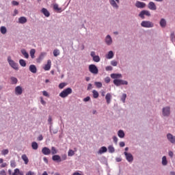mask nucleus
<instances>
[{"label": "nucleus", "instance_id": "obj_41", "mask_svg": "<svg viewBox=\"0 0 175 175\" xmlns=\"http://www.w3.org/2000/svg\"><path fill=\"white\" fill-rule=\"evenodd\" d=\"M53 9L56 10V12H61V10H62V8H59L57 3L53 4Z\"/></svg>", "mask_w": 175, "mask_h": 175}, {"label": "nucleus", "instance_id": "obj_39", "mask_svg": "<svg viewBox=\"0 0 175 175\" xmlns=\"http://www.w3.org/2000/svg\"><path fill=\"white\" fill-rule=\"evenodd\" d=\"M35 53H36V50L35 49H32L30 50V56L33 59L35 58Z\"/></svg>", "mask_w": 175, "mask_h": 175}, {"label": "nucleus", "instance_id": "obj_8", "mask_svg": "<svg viewBox=\"0 0 175 175\" xmlns=\"http://www.w3.org/2000/svg\"><path fill=\"white\" fill-rule=\"evenodd\" d=\"M124 154L127 162H129V163H132V162H133V155H132L131 153L124 152Z\"/></svg>", "mask_w": 175, "mask_h": 175}, {"label": "nucleus", "instance_id": "obj_51", "mask_svg": "<svg viewBox=\"0 0 175 175\" xmlns=\"http://www.w3.org/2000/svg\"><path fill=\"white\" fill-rule=\"evenodd\" d=\"M10 166L11 167H16V161L12 160L10 161Z\"/></svg>", "mask_w": 175, "mask_h": 175}, {"label": "nucleus", "instance_id": "obj_63", "mask_svg": "<svg viewBox=\"0 0 175 175\" xmlns=\"http://www.w3.org/2000/svg\"><path fill=\"white\" fill-rule=\"evenodd\" d=\"M0 175H6V172L4 170H2L0 172Z\"/></svg>", "mask_w": 175, "mask_h": 175}, {"label": "nucleus", "instance_id": "obj_4", "mask_svg": "<svg viewBox=\"0 0 175 175\" xmlns=\"http://www.w3.org/2000/svg\"><path fill=\"white\" fill-rule=\"evenodd\" d=\"M114 85L116 87H120V85H128V81H125L123 79H115L113 80Z\"/></svg>", "mask_w": 175, "mask_h": 175}, {"label": "nucleus", "instance_id": "obj_13", "mask_svg": "<svg viewBox=\"0 0 175 175\" xmlns=\"http://www.w3.org/2000/svg\"><path fill=\"white\" fill-rule=\"evenodd\" d=\"M42 153L44 155H50V154H51V150H50V148L48 147H44L42 149Z\"/></svg>", "mask_w": 175, "mask_h": 175}, {"label": "nucleus", "instance_id": "obj_1", "mask_svg": "<svg viewBox=\"0 0 175 175\" xmlns=\"http://www.w3.org/2000/svg\"><path fill=\"white\" fill-rule=\"evenodd\" d=\"M171 113L172 111H170V107L165 106L161 109V117L167 118L168 117H170Z\"/></svg>", "mask_w": 175, "mask_h": 175}, {"label": "nucleus", "instance_id": "obj_3", "mask_svg": "<svg viewBox=\"0 0 175 175\" xmlns=\"http://www.w3.org/2000/svg\"><path fill=\"white\" fill-rule=\"evenodd\" d=\"M72 88H67L66 89L64 90L59 94V96L61 98H66V96H68V95H70V94H72Z\"/></svg>", "mask_w": 175, "mask_h": 175}, {"label": "nucleus", "instance_id": "obj_16", "mask_svg": "<svg viewBox=\"0 0 175 175\" xmlns=\"http://www.w3.org/2000/svg\"><path fill=\"white\" fill-rule=\"evenodd\" d=\"M52 160L53 161V162H57V163H59V162H61V156L58 154H54L52 157Z\"/></svg>", "mask_w": 175, "mask_h": 175}, {"label": "nucleus", "instance_id": "obj_17", "mask_svg": "<svg viewBox=\"0 0 175 175\" xmlns=\"http://www.w3.org/2000/svg\"><path fill=\"white\" fill-rule=\"evenodd\" d=\"M29 70H30L31 73H36V72H38V68L34 64H31L29 67Z\"/></svg>", "mask_w": 175, "mask_h": 175}, {"label": "nucleus", "instance_id": "obj_64", "mask_svg": "<svg viewBox=\"0 0 175 175\" xmlns=\"http://www.w3.org/2000/svg\"><path fill=\"white\" fill-rule=\"evenodd\" d=\"M116 162H121V161H122V159L121 157H116Z\"/></svg>", "mask_w": 175, "mask_h": 175}, {"label": "nucleus", "instance_id": "obj_10", "mask_svg": "<svg viewBox=\"0 0 175 175\" xmlns=\"http://www.w3.org/2000/svg\"><path fill=\"white\" fill-rule=\"evenodd\" d=\"M90 57H92L94 62H100V57L99 55H96L95 51H92L90 53Z\"/></svg>", "mask_w": 175, "mask_h": 175}, {"label": "nucleus", "instance_id": "obj_23", "mask_svg": "<svg viewBox=\"0 0 175 175\" xmlns=\"http://www.w3.org/2000/svg\"><path fill=\"white\" fill-rule=\"evenodd\" d=\"M167 159L166 158V156H163L161 159V164L163 166H167Z\"/></svg>", "mask_w": 175, "mask_h": 175}, {"label": "nucleus", "instance_id": "obj_46", "mask_svg": "<svg viewBox=\"0 0 175 175\" xmlns=\"http://www.w3.org/2000/svg\"><path fill=\"white\" fill-rule=\"evenodd\" d=\"M73 155H75V152L73 151V150L70 149L68 150V157H73Z\"/></svg>", "mask_w": 175, "mask_h": 175}, {"label": "nucleus", "instance_id": "obj_44", "mask_svg": "<svg viewBox=\"0 0 175 175\" xmlns=\"http://www.w3.org/2000/svg\"><path fill=\"white\" fill-rule=\"evenodd\" d=\"M94 85H96V87L97 88H102V83L101 82H94Z\"/></svg>", "mask_w": 175, "mask_h": 175}, {"label": "nucleus", "instance_id": "obj_35", "mask_svg": "<svg viewBox=\"0 0 175 175\" xmlns=\"http://www.w3.org/2000/svg\"><path fill=\"white\" fill-rule=\"evenodd\" d=\"M19 64L21 65V66L25 68V66H27V62H25V60H24L23 59H21L19 60Z\"/></svg>", "mask_w": 175, "mask_h": 175}, {"label": "nucleus", "instance_id": "obj_61", "mask_svg": "<svg viewBox=\"0 0 175 175\" xmlns=\"http://www.w3.org/2000/svg\"><path fill=\"white\" fill-rule=\"evenodd\" d=\"M40 102L43 105V106H44L46 105V101H44V100H43V97H40Z\"/></svg>", "mask_w": 175, "mask_h": 175}, {"label": "nucleus", "instance_id": "obj_15", "mask_svg": "<svg viewBox=\"0 0 175 175\" xmlns=\"http://www.w3.org/2000/svg\"><path fill=\"white\" fill-rule=\"evenodd\" d=\"M111 79H113L114 80H120V79H122V75L113 73V74H111Z\"/></svg>", "mask_w": 175, "mask_h": 175}, {"label": "nucleus", "instance_id": "obj_47", "mask_svg": "<svg viewBox=\"0 0 175 175\" xmlns=\"http://www.w3.org/2000/svg\"><path fill=\"white\" fill-rule=\"evenodd\" d=\"M66 83H61L59 85V88H60V90H62L63 88H65V87H66Z\"/></svg>", "mask_w": 175, "mask_h": 175}, {"label": "nucleus", "instance_id": "obj_43", "mask_svg": "<svg viewBox=\"0 0 175 175\" xmlns=\"http://www.w3.org/2000/svg\"><path fill=\"white\" fill-rule=\"evenodd\" d=\"M8 154H9V149H3L1 150V155L5 157V155H8Z\"/></svg>", "mask_w": 175, "mask_h": 175}, {"label": "nucleus", "instance_id": "obj_57", "mask_svg": "<svg viewBox=\"0 0 175 175\" xmlns=\"http://www.w3.org/2000/svg\"><path fill=\"white\" fill-rule=\"evenodd\" d=\"M12 4L14 6H18L19 3H18V1H12Z\"/></svg>", "mask_w": 175, "mask_h": 175}, {"label": "nucleus", "instance_id": "obj_26", "mask_svg": "<svg viewBox=\"0 0 175 175\" xmlns=\"http://www.w3.org/2000/svg\"><path fill=\"white\" fill-rule=\"evenodd\" d=\"M27 18H25V16H21L18 18V23L19 24H25V23H27Z\"/></svg>", "mask_w": 175, "mask_h": 175}, {"label": "nucleus", "instance_id": "obj_9", "mask_svg": "<svg viewBox=\"0 0 175 175\" xmlns=\"http://www.w3.org/2000/svg\"><path fill=\"white\" fill-rule=\"evenodd\" d=\"M166 136L167 141L171 143V144H175V135H173V134L168 133Z\"/></svg>", "mask_w": 175, "mask_h": 175}, {"label": "nucleus", "instance_id": "obj_21", "mask_svg": "<svg viewBox=\"0 0 175 175\" xmlns=\"http://www.w3.org/2000/svg\"><path fill=\"white\" fill-rule=\"evenodd\" d=\"M51 68V60L49 59L44 69V70H50Z\"/></svg>", "mask_w": 175, "mask_h": 175}, {"label": "nucleus", "instance_id": "obj_38", "mask_svg": "<svg viewBox=\"0 0 175 175\" xmlns=\"http://www.w3.org/2000/svg\"><path fill=\"white\" fill-rule=\"evenodd\" d=\"M31 147H32L33 150H38L39 145H38L36 142H33L31 143Z\"/></svg>", "mask_w": 175, "mask_h": 175}, {"label": "nucleus", "instance_id": "obj_49", "mask_svg": "<svg viewBox=\"0 0 175 175\" xmlns=\"http://www.w3.org/2000/svg\"><path fill=\"white\" fill-rule=\"evenodd\" d=\"M67 158H68V156L66 155V154L62 155L61 162H62V161H66Z\"/></svg>", "mask_w": 175, "mask_h": 175}, {"label": "nucleus", "instance_id": "obj_40", "mask_svg": "<svg viewBox=\"0 0 175 175\" xmlns=\"http://www.w3.org/2000/svg\"><path fill=\"white\" fill-rule=\"evenodd\" d=\"M46 53L45 52H42L38 59V61H42L44 57H46Z\"/></svg>", "mask_w": 175, "mask_h": 175}, {"label": "nucleus", "instance_id": "obj_32", "mask_svg": "<svg viewBox=\"0 0 175 175\" xmlns=\"http://www.w3.org/2000/svg\"><path fill=\"white\" fill-rule=\"evenodd\" d=\"M108 152L110 154H113V152H116V148H114V146H113V145H110L109 146H108Z\"/></svg>", "mask_w": 175, "mask_h": 175}, {"label": "nucleus", "instance_id": "obj_25", "mask_svg": "<svg viewBox=\"0 0 175 175\" xmlns=\"http://www.w3.org/2000/svg\"><path fill=\"white\" fill-rule=\"evenodd\" d=\"M114 57V52L113 51H110L108 52L107 55H106V58L107 59H111Z\"/></svg>", "mask_w": 175, "mask_h": 175}, {"label": "nucleus", "instance_id": "obj_24", "mask_svg": "<svg viewBox=\"0 0 175 175\" xmlns=\"http://www.w3.org/2000/svg\"><path fill=\"white\" fill-rule=\"evenodd\" d=\"M118 136L120 139H124L125 137V132H124L122 130H119L118 131Z\"/></svg>", "mask_w": 175, "mask_h": 175}, {"label": "nucleus", "instance_id": "obj_29", "mask_svg": "<svg viewBox=\"0 0 175 175\" xmlns=\"http://www.w3.org/2000/svg\"><path fill=\"white\" fill-rule=\"evenodd\" d=\"M42 13L45 16V17H50V12L46 8H42L41 10Z\"/></svg>", "mask_w": 175, "mask_h": 175}, {"label": "nucleus", "instance_id": "obj_2", "mask_svg": "<svg viewBox=\"0 0 175 175\" xmlns=\"http://www.w3.org/2000/svg\"><path fill=\"white\" fill-rule=\"evenodd\" d=\"M8 62L12 69H14V70H18V64L12 59V57H8Z\"/></svg>", "mask_w": 175, "mask_h": 175}, {"label": "nucleus", "instance_id": "obj_42", "mask_svg": "<svg viewBox=\"0 0 175 175\" xmlns=\"http://www.w3.org/2000/svg\"><path fill=\"white\" fill-rule=\"evenodd\" d=\"M92 94H93V98H94V99H96L97 98L99 97V93L98 92V91L93 90Z\"/></svg>", "mask_w": 175, "mask_h": 175}, {"label": "nucleus", "instance_id": "obj_11", "mask_svg": "<svg viewBox=\"0 0 175 175\" xmlns=\"http://www.w3.org/2000/svg\"><path fill=\"white\" fill-rule=\"evenodd\" d=\"M105 42L107 46H111V44H113V38H111V36L108 34L105 38Z\"/></svg>", "mask_w": 175, "mask_h": 175}, {"label": "nucleus", "instance_id": "obj_60", "mask_svg": "<svg viewBox=\"0 0 175 175\" xmlns=\"http://www.w3.org/2000/svg\"><path fill=\"white\" fill-rule=\"evenodd\" d=\"M105 83H110V77H105Z\"/></svg>", "mask_w": 175, "mask_h": 175}, {"label": "nucleus", "instance_id": "obj_19", "mask_svg": "<svg viewBox=\"0 0 175 175\" xmlns=\"http://www.w3.org/2000/svg\"><path fill=\"white\" fill-rule=\"evenodd\" d=\"M105 152H107V148H106V146H102L98 151V154H99L100 155H102V154H105Z\"/></svg>", "mask_w": 175, "mask_h": 175}, {"label": "nucleus", "instance_id": "obj_7", "mask_svg": "<svg viewBox=\"0 0 175 175\" xmlns=\"http://www.w3.org/2000/svg\"><path fill=\"white\" fill-rule=\"evenodd\" d=\"M138 16L139 17H140V18H142V20H144L145 18L144 16H147L148 17H150L151 16V13L148 10H144L140 12Z\"/></svg>", "mask_w": 175, "mask_h": 175}, {"label": "nucleus", "instance_id": "obj_6", "mask_svg": "<svg viewBox=\"0 0 175 175\" xmlns=\"http://www.w3.org/2000/svg\"><path fill=\"white\" fill-rule=\"evenodd\" d=\"M89 70L93 75H98V73H99V70L95 64H90L89 66Z\"/></svg>", "mask_w": 175, "mask_h": 175}, {"label": "nucleus", "instance_id": "obj_31", "mask_svg": "<svg viewBox=\"0 0 175 175\" xmlns=\"http://www.w3.org/2000/svg\"><path fill=\"white\" fill-rule=\"evenodd\" d=\"M0 32L2 33V35L6 34V32H8V29H6V27L5 26H1L0 27Z\"/></svg>", "mask_w": 175, "mask_h": 175}, {"label": "nucleus", "instance_id": "obj_34", "mask_svg": "<svg viewBox=\"0 0 175 175\" xmlns=\"http://www.w3.org/2000/svg\"><path fill=\"white\" fill-rule=\"evenodd\" d=\"M160 26L162 28H165V27H166V20H165V18H161L160 21Z\"/></svg>", "mask_w": 175, "mask_h": 175}, {"label": "nucleus", "instance_id": "obj_22", "mask_svg": "<svg viewBox=\"0 0 175 175\" xmlns=\"http://www.w3.org/2000/svg\"><path fill=\"white\" fill-rule=\"evenodd\" d=\"M105 99L107 100V105L110 104L111 102V94L107 93L105 96Z\"/></svg>", "mask_w": 175, "mask_h": 175}, {"label": "nucleus", "instance_id": "obj_45", "mask_svg": "<svg viewBox=\"0 0 175 175\" xmlns=\"http://www.w3.org/2000/svg\"><path fill=\"white\" fill-rule=\"evenodd\" d=\"M53 55H54V57H58V55H59V50L55 49L53 51Z\"/></svg>", "mask_w": 175, "mask_h": 175}, {"label": "nucleus", "instance_id": "obj_48", "mask_svg": "<svg viewBox=\"0 0 175 175\" xmlns=\"http://www.w3.org/2000/svg\"><path fill=\"white\" fill-rule=\"evenodd\" d=\"M170 39L172 42H174L175 40V36H174V32L172 31L170 34Z\"/></svg>", "mask_w": 175, "mask_h": 175}, {"label": "nucleus", "instance_id": "obj_62", "mask_svg": "<svg viewBox=\"0 0 175 175\" xmlns=\"http://www.w3.org/2000/svg\"><path fill=\"white\" fill-rule=\"evenodd\" d=\"M120 147H125V142H120L119 144Z\"/></svg>", "mask_w": 175, "mask_h": 175}, {"label": "nucleus", "instance_id": "obj_58", "mask_svg": "<svg viewBox=\"0 0 175 175\" xmlns=\"http://www.w3.org/2000/svg\"><path fill=\"white\" fill-rule=\"evenodd\" d=\"M91 97L87 96L86 98H83V102H90Z\"/></svg>", "mask_w": 175, "mask_h": 175}, {"label": "nucleus", "instance_id": "obj_30", "mask_svg": "<svg viewBox=\"0 0 175 175\" xmlns=\"http://www.w3.org/2000/svg\"><path fill=\"white\" fill-rule=\"evenodd\" d=\"M23 161H24L25 165H28V162H29V159H28V157L27 154H23L21 157Z\"/></svg>", "mask_w": 175, "mask_h": 175}, {"label": "nucleus", "instance_id": "obj_12", "mask_svg": "<svg viewBox=\"0 0 175 175\" xmlns=\"http://www.w3.org/2000/svg\"><path fill=\"white\" fill-rule=\"evenodd\" d=\"M135 7L138 9H144V8H146V3L142 1H136Z\"/></svg>", "mask_w": 175, "mask_h": 175}, {"label": "nucleus", "instance_id": "obj_55", "mask_svg": "<svg viewBox=\"0 0 175 175\" xmlns=\"http://www.w3.org/2000/svg\"><path fill=\"white\" fill-rule=\"evenodd\" d=\"M113 142L116 143V144H117V143L118 142V138L116 136L113 137Z\"/></svg>", "mask_w": 175, "mask_h": 175}, {"label": "nucleus", "instance_id": "obj_56", "mask_svg": "<svg viewBox=\"0 0 175 175\" xmlns=\"http://www.w3.org/2000/svg\"><path fill=\"white\" fill-rule=\"evenodd\" d=\"M168 155H169V157H170V158H173L174 154L173 153V152L172 150H170L168 152Z\"/></svg>", "mask_w": 175, "mask_h": 175}, {"label": "nucleus", "instance_id": "obj_20", "mask_svg": "<svg viewBox=\"0 0 175 175\" xmlns=\"http://www.w3.org/2000/svg\"><path fill=\"white\" fill-rule=\"evenodd\" d=\"M21 53L27 59L29 58V54L28 53V52H27V50H25V49H21Z\"/></svg>", "mask_w": 175, "mask_h": 175}, {"label": "nucleus", "instance_id": "obj_27", "mask_svg": "<svg viewBox=\"0 0 175 175\" xmlns=\"http://www.w3.org/2000/svg\"><path fill=\"white\" fill-rule=\"evenodd\" d=\"M48 122L50 125L49 131H50V133H51V131H53V129H51V126H53V118H51V116H49Z\"/></svg>", "mask_w": 175, "mask_h": 175}, {"label": "nucleus", "instance_id": "obj_18", "mask_svg": "<svg viewBox=\"0 0 175 175\" xmlns=\"http://www.w3.org/2000/svg\"><path fill=\"white\" fill-rule=\"evenodd\" d=\"M15 94L16 95H21L23 94V88L21 86H16L15 88Z\"/></svg>", "mask_w": 175, "mask_h": 175}, {"label": "nucleus", "instance_id": "obj_37", "mask_svg": "<svg viewBox=\"0 0 175 175\" xmlns=\"http://www.w3.org/2000/svg\"><path fill=\"white\" fill-rule=\"evenodd\" d=\"M58 150H57V148H55V147L52 146L51 149V154H52V155H55V154H57Z\"/></svg>", "mask_w": 175, "mask_h": 175}, {"label": "nucleus", "instance_id": "obj_52", "mask_svg": "<svg viewBox=\"0 0 175 175\" xmlns=\"http://www.w3.org/2000/svg\"><path fill=\"white\" fill-rule=\"evenodd\" d=\"M18 173H20V170L18 168H16L14 171V173L12 174V175H17L18 174Z\"/></svg>", "mask_w": 175, "mask_h": 175}, {"label": "nucleus", "instance_id": "obj_53", "mask_svg": "<svg viewBox=\"0 0 175 175\" xmlns=\"http://www.w3.org/2000/svg\"><path fill=\"white\" fill-rule=\"evenodd\" d=\"M51 133H53L54 135L58 133V127L55 129H52Z\"/></svg>", "mask_w": 175, "mask_h": 175}, {"label": "nucleus", "instance_id": "obj_14", "mask_svg": "<svg viewBox=\"0 0 175 175\" xmlns=\"http://www.w3.org/2000/svg\"><path fill=\"white\" fill-rule=\"evenodd\" d=\"M148 8L150 10H157V5L153 1H150L148 4Z\"/></svg>", "mask_w": 175, "mask_h": 175}, {"label": "nucleus", "instance_id": "obj_50", "mask_svg": "<svg viewBox=\"0 0 175 175\" xmlns=\"http://www.w3.org/2000/svg\"><path fill=\"white\" fill-rule=\"evenodd\" d=\"M111 65H112V66H117V65H118V62L116 60H112L111 62Z\"/></svg>", "mask_w": 175, "mask_h": 175}, {"label": "nucleus", "instance_id": "obj_36", "mask_svg": "<svg viewBox=\"0 0 175 175\" xmlns=\"http://www.w3.org/2000/svg\"><path fill=\"white\" fill-rule=\"evenodd\" d=\"M10 80L12 84H17V83H18V79L14 77H11Z\"/></svg>", "mask_w": 175, "mask_h": 175}, {"label": "nucleus", "instance_id": "obj_54", "mask_svg": "<svg viewBox=\"0 0 175 175\" xmlns=\"http://www.w3.org/2000/svg\"><path fill=\"white\" fill-rule=\"evenodd\" d=\"M105 70H107V72L111 71L113 70V68L111 67V66H108L105 68Z\"/></svg>", "mask_w": 175, "mask_h": 175}, {"label": "nucleus", "instance_id": "obj_28", "mask_svg": "<svg viewBox=\"0 0 175 175\" xmlns=\"http://www.w3.org/2000/svg\"><path fill=\"white\" fill-rule=\"evenodd\" d=\"M109 3L115 9H118V5L115 0H109Z\"/></svg>", "mask_w": 175, "mask_h": 175}, {"label": "nucleus", "instance_id": "obj_59", "mask_svg": "<svg viewBox=\"0 0 175 175\" xmlns=\"http://www.w3.org/2000/svg\"><path fill=\"white\" fill-rule=\"evenodd\" d=\"M25 175H36V174L32 171L27 172Z\"/></svg>", "mask_w": 175, "mask_h": 175}, {"label": "nucleus", "instance_id": "obj_5", "mask_svg": "<svg viewBox=\"0 0 175 175\" xmlns=\"http://www.w3.org/2000/svg\"><path fill=\"white\" fill-rule=\"evenodd\" d=\"M141 26L144 28H152L154 27V23L150 21H144L141 23Z\"/></svg>", "mask_w": 175, "mask_h": 175}, {"label": "nucleus", "instance_id": "obj_33", "mask_svg": "<svg viewBox=\"0 0 175 175\" xmlns=\"http://www.w3.org/2000/svg\"><path fill=\"white\" fill-rule=\"evenodd\" d=\"M126 94H125V93H123L122 94V96H120V100H121V102H122V103H125V102H126Z\"/></svg>", "mask_w": 175, "mask_h": 175}]
</instances>
